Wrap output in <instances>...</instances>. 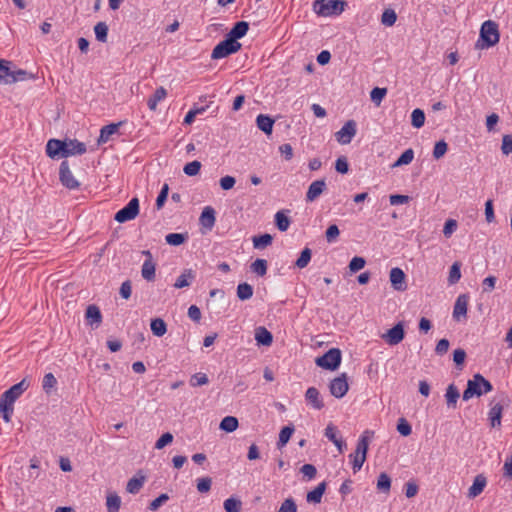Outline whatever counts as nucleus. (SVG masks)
I'll return each mask as SVG.
<instances>
[{
    "label": "nucleus",
    "instance_id": "nucleus-1",
    "mask_svg": "<svg viewBox=\"0 0 512 512\" xmlns=\"http://www.w3.org/2000/svg\"><path fill=\"white\" fill-rule=\"evenodd\" d=\"M26 378L6 390L0 397V413L5 422L11 421L15 401L29 388Z\"/></svg>",
    "mask_w": 512,
    "mask_h": 512
},
{
    "label": "nucleus",
    "instance_id": "nucleus-2",
    "mask_svg": "<svg viewBox=\"0 0 512 512\" xmlns=\"http://www.w3.org/2000/svg\"><path fill=\"white\" fill-rule=\"evenodd\" d=\"M492 384L485 379L481 374L477 373L472 379L467 382V387L463 392L462 398L464 401L471 399L474 396L480 397L492 391Z\"/></svg>",
    "mask_w": 512,
    "mask_h": 512
},
{
    "label": "nucleus",
    "instance_id": "nucleus-3",
    "mask_svg": "<svg viewBox=\"0 0 512 512\" xmlns=\"http://www.w3.org/2000/svg\"><path fill=\"white\" fill-rule=\"evenodd\" d=\"M347 3L344 0H315L313 9L319 16L330 17L340 15Z\"/></svg>",
    "mask_w": 512,
    "mask_h": 512
},
{
    "label": "nucleus",
    "instance_id": "nucleus-4",
    "mask_svg": "<svg viewBox=\"0 0 512 512\" xmlns=\"http://www.w3.org/2000/svg\"><path fill=\"white\" fill-rule=\"evenodd\" d=\"M369 434L370 431L368 430L363 433V435L358 440L355 452L353 454H350V458H352V468L354 473L359 471L362 468L364 462L366 461L367 451L370 442Z\"/></svg>",
    "mask_w": 512,
    "mask_h": 512
},
{
    "label": "nucleus",
    "instance_id": "nucleus-5",
    "mask_svg": "<svg viewBox=\"0 0 512 512\" xmlns=\"http://www.w3.org/2000/svg\"><path fill=\"white\" fill-rule=\"evenodd\" d=\"M480 38L483 41L481 48H489L496 45L500 38L497 23L491 20L485 21L480 29Z\"/></svg>",
    "mask_w": 512,
    "mask_h": 512
},
{
    "label": "nucleus",
    "instance_id": "nucleus-6",
    "mask_svg": "<svg viewBox=\"0 0 512 512\" xmlns=\"http://www.w3.org/2000/svg\"><path fill=\"white\" fill-rule=\"evenodd\" d=\"M317 366L334 371L341 363V351L338 348L329 349L324 355L315 360Z\"/></svg>",
    "mask_w": 512,
    "mask_h": 512
},
{
    "label": "nucleus",
    "instance_id": "nucleus-7",
    "mask_svg": "<svg viewBox=\"0 0 512 512\" xmlns=\"http://www.w3.org/2000/svg\"><path fill=\"white\" fill-rule=\"evenodd\" d=\"M240 49L241 43L238 41H232L226 37L223 41L214 47L211 53V58L222 59L238 52Z\"/></svg>",
    "mask_w": 512,
    "mask_h": 512
},
{
    "label": "nucleus",
    "instance_id": "nucleus-8",
    "mask_svg": "<svg viewBox=\"0 0 512 512\" xmlns=\"http://www.w3.org/2000/svg\"><path fill=\"white\" fill-rule=\"evenodd\" d=\"M139 214V200L138 198H132L128 204L120 209L114 216L115 221L124 223L133 220Z\"/></svg>",
    "mask_w": 512,
    "mask_h": 512
},
{
    "label": "nucleus",
    "instance_id": "nucleus-9",
    "mask_svg": "<svg viewBox=\"0 0 512 512\" xmlns=\"http://www.w3.org/2000/svg\"><path fill=\"white\" fill-rule=\"evenodd\" d=\"M59 180L69 190L78 189L80 182L72 174L68 161H63L59 168Z\"/></svg>",
    "mask_w": 512,
    "mask_h": 512
},
{
    "label": "nucleus",
    "instance_id": "nucleus-10",
    "mask_svg": "<svg viewBox=\"0 0 512 512\" xmlns=\"http://www.w3.org/2000/svg\"><path fill=\"white\" fill-rule=\"evenodd\" d=\"M354 120H348L343 127L335 133V138L340 144H349L356 135L357 128Z\"/></svg>",
    "mask_w": 512,
    "mask_h": 512
},
{
    "label": "nucleus",
    "instance_id": "nucleus-11",
    "mask_svg": "<svg viewBox=\"0 0 512 512\" xmlns=\"http://www.w3.org/2000/svg\"><path fill=\"white\" fill-rule=\"evenodd\" d=\"M349 385L347 382V375L342 373L340 376L334 378L329 384L330 393L335 398H342L348 392Z\"/></svg>",
    "mask_w": 512,
    "mask_h": 512
},
{
    "label": "nucleus",
    "instance_id": "nucleus-12",
    "mask_svg": "<svg viewBox=\"0 0 512 512\" xmlns=\"http://www.w3.org/2000/svg\"><path fill=\"white\" fill-rule=\"evenodd\" d=\"M405 337L404 326L401 322L394 325L391 329H389L385 334L382 335V338L389 345H397L399 344Z\"/></svg>",
    "mask_w": 512,
    "mask_h": 512
},
{
    "label": "nucleus",
    "instance_id": "nucleus-13",
    "mask_svg": "<svg viewBox=\"0 0 512 512\" xmlns=\"http://www.w3.org/2000/svg\"><path fill=\"white\" fill-rule=\"evenodd\" d=\"M65 142L66 146L64 147L63 158L73 155H82L87 150L85 143L79 142L76 139H65Z\"/></svg>",
    "mask_w": 512,
    "mask_h": 512
},
{
    "label": "nucleus",
    "instance_id": "nucleus-14",
    "mask_svg": "<svg viewBox=\"0 0 512 512\" xmlns=\"http://www.w3.org/2000/svg\"><path fill=\"white\" fill-rule=\"evenodd\" d=\"M469 296L467 294H460L454 304L453 318L460 321L462 317H466L468 308Z\"/></svg>",
    "mask_w": 512,
    "mask_h": 512
},
{
    "label": "nucleus",
    "instance_id": "nucleus-15",
    "mask_svg": "<svg viewBox=\"0 0 512 512\" xmlns=\"http://www.w3.org/2000/svg\"><path fill=\"white\" fill-rule=\"evenodd\" d=\"M65 146V140L50 139L46 144V153L52 159L63 157Z\"/></svg>",
    "mask_w": 512,
    "mask_h": 512
},
{
    "label": "nucleus",
    "instance_id": "nucleus-16",
    "mask_svg": "<svg viewBox=\"0 0 512 512\" xmlns=\"http://www.w3.org/2000/svg\"><path fill=\"white\" fill-rule=\"evenodd\" d=\"M406 275L402 269L395 267L390 270V282L392 287L397 291L406 290L407 286L405 283Z\"/></svg>",
    "mask_w": 512,
    "mask_h": 512
},
{
    "label": "nucleus",
    "instance_id": "nucleus-17",
    "mask_svg": "<svg viewBox=\"0 0 512 512\" xmlns=\"http://www.w3.org/2000/svg\"><path fill=\"white\" fill-rule=\"evenodd\" d=\"M305 400L313 409L321 410L324 407L320 392L315 387H309L305 393Z\"/></svg>",
    "mask_w": 512,
    "mask_h": 512
},
{
    "label": "nucleus",
    "instance_id": "nucleus-18",
    "mask_svg": "<svg viewBox=\"0 0 512 512\" xmlns=\"http://www.w3.org/2000/svg\"><path fill=\"white\" fill-rule=\"evenodd\" d=\"M326 189V182L324 179L316 180L310 184L306 193V201H315Z\"/></svg>",
    "mask_w": 512,
    "mask_h": 512
},
{
    "label": "nucleus",
    "instance_id": "nucleus-19",
    "mask_svg": "<svg viewBox=\"0 0 512 512\" xmlns=\"http://www.w3.org/2000/svg\"><path fill=\"white\" fill-rule=\"evenodd\" d=\"M85 318L90 326L96 328L102 323V314L98 306L91 304L86 308Z\"/></svg>",
    "mask_w": 512,
    "mask_h": 512
},
{
    "label": "nucleus",
    "instance_id": "nucleus-20",
    "mask_svg": "<svg viewBox=\"0 0 512 512\" xmlns=\"http://www.w3.org/2000/svg\"><path fill=\"white\" fill-rule=\"evenodd\" d=\"M249 30V23L246 21H239L234 24L232 29L229 31V33L226 35L227 38H229L232 41H237L238 39H241L244 37Z\"/></svg>",
    "mask_w": 512,
    "mask_h": 512
},
{
    "label": "nucleus",
    "instance_id": "nucleus-21",
    "mask_svg": "<svg viewBox=\"0 0 512 512\" xmlns=\"http://www.w3.org/2000/svg\"><path fill=\"white\" fill-rule=\"evenodd\" d=\"M487 479L483 474H478L473 481V484L470 486L468 490V497L475 498L479 496L484 488L486 487Z\"/></svg>",
    "mask_w": 512,
    "mask_h": 512
},
{
    "label": "nucleus",
    "instance_id": "nucleus-22",
    "mask_svg": "<svg viewBox=\"0 0 512 512\" xmlns=\"http://www.w3.org/2000/svg\"><path fill=\"white\" fill-rule=\"evenodd\" d=\"M215 221V210L211 206L205 207L199 218L200 224L204 228L211 230L215 224Z\"/></svg>",
    "mask_w": 512,
    "mask_h": 512
},
{
    "label": "nucleus",
    "instance_id": "nucleus-23",
    "mask_svg": "<svg viewBox=\"0 0 512 512\" xmlns=\"http://www.w3.org/2000/svg\"><path fill=\"white\" fill-rule=\"evenodd\" d=\"M491 405H492V407L489 411L490 424L493 428L499 427L501 425L503 405L500 402L495 403V404H493V402H492Z\"/></svg>",
    "mask_w": 512,
    "mask_h": 512
},
{
    "label": "nucleus",
    "instance_id": "nucleus-24",
    "mask_svg": "<svg viewBox=\"0 0 512 512\" xmlns=\"http://www.w3.org/2000/svg\"><path fill=\"white\" fill-rule=\"evenodd\" d=\"M34 78V75L23 69L11 70L9 68V76L6 78V84H12L18 81H25Z\"/></svg>",
    "mask_w": 512,
    "mask_h": 512
},
{
    "label": "nucleus",
    "instance_id": "nucleus-25",
    "mask_svg": "<svg viewBox=\"0 0 512 512\" xmlns=\"http://www.w3.org/2000/svg\"><path fill=\"white\" fill-rule=\"evenodd\" d=\"M121 125H122V122H118V123H111L109 125L102 127V129L100 130V136L98 138V143L102 144V143H106L107 141H109L110 137L113 134L117 133V131Z\"/></svg>",
    "mask_w": 512,
    "mask_h": 512
},
{
    "label": "nucleus",
    "instance_id": "nucleus-26",
    "mask_svg": "<svg viewBox=\"0 0 512 512\" xmlns=\"http://www.w3.org/2000/svg\"><path fill=\"white\" fill-rule=\"evenodd\" d=\"M255 340L259 345L270 346L273 342V335L265 327H258L255 330Z\"/></svg>",
    "mask_w": 512,
    "mask_h": 512
},
{
    "label": "nucleus",
    "instance_id": "nucleus-27",
    "mask_svg": "<svg viewBox=\"0 0 512 512\" xmlns=\"http://www.w3.org/2000/svg\"><path fill=\"white\" fill-rule=\"evenodd\" d=\"M141 276L148 282L154 281L156 277V263L145 260L141 267Z\"/></svg>",
    "mask_w": 512,
    "mask_h": 512
},
{
    "label": "nucleus",
    "instance_id": "nucleus-28",
    "mask_svg": "<svg viewBox=\"0 0 512 512\" xmlns=\"http://www.w3.org/2000/svg\"><path fill=\"white\" fill-rule=\"evenodd\" d=\"M325 490H326V483L321 482L312 491H309L307 493V495H306L307 502L314 503V504L320 503Z\"/></svg>",
    "mask_w": 512,
    "mask_h": 512
},
{
    "label": "nucleus",
    "instance_id": "nucleus-29",
    "mask_svg": "<svg viewBox=\"0 0 512 512\" xmlns=\"http://www.w3.org/2000/svg\"><path fill=\"white\" fill-rule=\"evenodd\" d=\"M460 397L458 388L454 384L448 385L445 393L446 404L448 408H456Z\"/></svg>",
    "mask_w": 512,
    "mask_h": 512
},
{
    "label": "nucleus",
    "instance_id": "nucleus-30",
    "mask_svg": "<svg viewBox=\"0 0 512 512\" xmlns=\"http://www.w3.org/2000/svg\"><path fill=\"white\" fill-rule=\"evenodd\" d=\"M195 275L191 269H186L184 272L178 276L174 283V287L176 289H181L190 286L191 282L194 280Z\"/></svg>",
    "mask_w": 512,
    "mask_h": 512
},
{
    "label": "nucleus",
    "instance_id": "nucleus-31",
    "mask_svg": "<svg viewBox=\"0 0 512 512\" xmlns=\"http://www.w3.org/2000/svg\"><path fill=\"white\" fill-rule=\"evenodd\" d=\"M256 123H257V127L261 131H263L265 134H271L272 133V129H273V125H274V120L270 116L264 115V114H260V115L257 116Z\"/></svg>",
    "mask_w": 512,
    "mask_h": 512
},
{
    "label": "nucleus",
    "instance_id": "nucleus-32",
    "mask_svg": "<svg viewBox=\"0 0 512 512\" xmlns=\"http://www.w3.org/2000/svg\"><path fill=\"white\" fill-rule=\"evenodd\" d=\"M121 507V498L116 492H109L106 496L107 512H119Z\"/></svg>",
    "mask_w": 512,
    "mask_h": 512
},
{
    "label": "nucleus",
    "instance_id": "nucleus-33",
    "mask_svg": "<svg viewBox=\"0 0 512 512\" xmlns=\"http://www.w3.org/2000/svg\"><path fill=\"white\" fill-rule=\"evenodd\" d=\"M325 436L335 444V446L338 448L340 453L343 452V449L346 445L342 439L337 438L335 426H333L332 424H329L325 429Z\"/></svg>",
    "mask_w": 512,
    "mask_h": 512
},
{
    "label": "nucleus",
    "instance_id": "nucleus-34",
    "mask_svg": "<svg viewBox=\"0 0 512 512\" xmlns=\"http://www.w3.org/2000/svg\"><path fill=\"white\" fill-rule=\"evenodd\" d=\"M167 95V91L163 87H159L155 90L154 94L148 99L147 105L150 110L155 111L157 105L160 101H162Z\"/></svg>",
    "mask_w": 512,
    "mask_h": 512
},
{
    "label": "nucleus",
    "instance_id": "nucleus-35",
    "mask_svg": "<svg viewBox=\"0 0 512 512\" xmlns=\"http://www.w3.org/2000/svg\"><path fill=\"white\" fill-rule=\"evenodd\" d=\"M238 425H239V422L236 417L226 416L221 420L219 428L225 432L231 433V432H234L238 428Z\"/></svg>",
    "mask_w": 512,
    "mask_h": 512
},
{
    "label": "nucleus",
    "instance_id": "nucleus-36",
    "mask_svg": "<svg viewBox=\"0 0 512 512\" xmlns=\"http://www.w3.org/2000/svg\"><path fill=\"white\" fill-rule=\"evenodd\" d=\"M150 328L152 333L157 337H162L167 332V325L161 318L152 319Z\"/></svg>",
    "mask_w": 512,
    "mask_h": 512
},
{
    "label": "nucleus",
    "instance_id": "nucleus-37",
    "mask_svg": "<svg viewBox=\"0 0 512 512\" xmlns=\"http://www.w3.org/2000/svg\"><path fill=\"white\" fill-rule=\"evenodd\" d=\"M253 296V287L248 283H240L237 286V297L241 301L250 299Z\"/></svg>",
    "mask_w": 512,
    "mask_h": 512
},
{
    "label": "nucleus",
    "instance_id": "nucleus-38",
    "mask_svg": "<svg viewBox=\"0 0 512 512\" xmlns=\"http://www.w3.org/2000/svg\"><path fill=\"white\" fill-rule=\"evenodd\" d=\"M413 158L414 151L411 148H409L400 155V157L393 163L392 167L396 168L403 165H408L412 162Z\"/></svg>",
    "mask_w": 512,
    "mask_h": 512
},
{
    "label": "nucleus",
    "instance_id": "nucleus-39",
    "mask_svg": "<svg viewBox=\"0 0 512 512\" xmlns=\"http://www.w3.org/2000/svg\"><path fill=\"white\" fill-rule=\"evenodd\" d=\"M188 238V235L185 233H170L166 235L165 240L166 243L171 246H179L182 245Z\"/></svg>",
    "mask_w": 512,
    "mask_h": 512
},
{
    "label": "nucleus",
    "instance_id": "nucleus-40",
    "mask_svg": "<svg viewBox=\"0 0 512 512\" xmlns=\"http://www.w3.org/2000/svg\"><path fill=\"white\" fill-rule=\"evenodd\" d=\"M144 481H145V477H143V476L140 478L133 477V478L129 479V481L127 482V485H126L127 492H129L131 494L138 493L139 490L142 488Z\"/></svg>",
    "mask_w": 512,
    "mask_h": 512
},
{
    "label": "nucleus",
    "instance_id": "nucleus-41",
    "mask_svg": "<svg viewBox=\"0 0 512 512\" xmlns=\"http://www.w3.org/2000/svg\"><path fill=\"white\" fill-rule=\"evenodd\" d=\"M461 278V263L456 261L452 264L449 271L448 283L456 284Z\"/></svg>",
    "mask_w": 512,
    "mask_h": 512
},
{
    "label": "nucleus",
    "instance_id": "nucleus-42",
    "mask_svg": "<svg viewBox=\"0 0 512 512\" xmlns=\"http://www.w3.org/2000/svg\"><path fill=\"white\" fill-rule=\"evenodd\" d=\"M275 224L281 232H284L287 231L290 226V219L284 214L283 211H278L275 214Z\"/></svg>",
    "mask_w": 512,
    "mask_h": 512
},
{
    "label": "nucleus",
    "instance_id": "nucleus-43",
    "mask_svg": "<svg viewBox=\"0 0 512 512\" xmlns=\"http://www.w3.org/2000/svg\"><path fill=\"white\" fill-rule=\"evenodd\" d=\"M391 488V478L385 472H382L377 479V489L384 493H388Z\"/></svg>",
    "mask_w": 512,
    "mask_h": 512
},
{
    "label": "nucleus",
    "instance_id": "nucleus-44",
    "mask_svg": "<svg viewBox=\"0 0 512 512\" xmlns=\"http://www.w3.org/2000/svg\"><path fill=\"white\" fill-rule=\"evenodd\" d=\"M96 39L99 42L105 43L108 36V26L105 22H98L94 27Z\"/></svg>",
    "mask_w": 512,
    "mask_h": 512
},
{
    "label": "nucleus",
    "instance_id": "nucleus-45",
    "mask_svg": "<svg viewBox=\"0 0 512 512\" xmlns=\"http://www.w3.org/2000/svg\"><path fill=\"white\" fill-rule=\"evenodd\" d=\"M311 257H312L311 249L307 248V247L304 248L301 251L299 258L295 262L296 267H298L299 269H303V268L307 267V265L309 264V262L311 260Z\"/></svg>",
    "mask_w": 512,
    "mask_h": 512
},
{
    "label": "nucleus",
    "instance_id": "nucleus-46",
    "mask_svg": "<svg viewBox=\"0 0 512 512\" xmlns=\"http://www.w3.org/2000/svg\"><path fill=\"white\" fill-rule=\"evenodd\" d=\"M272 241V236L267 233L253 237V245L256 249H263L270 245Z\"/></svg>",
    "mask_w": 512,
    "mask_h": 512
},
{
    "label": "nucleus",
    "instance_id": "nucleus-47",
    "mask_svg": "<svg viewBox=\"0 0 512 512\" xmlns=\"http://www.w3.org/2000/svg\"><path fill=\"white\" fill-rule=\"evenodd\" d=\"M425 123V113L423 110L416 108L411 114V124L415 128H421Z\"/></svg>",
    "mask_w": 512,
    "mask_h": 512
},
{
    "label": "nucleus",
    "instance_id": "nucleus-48",
    "mask_svg": "<svg viewBox=\"0 0 512 512\" xmlns=\"http://www.w3.org/2000/svg\"><path fill=\"white\" fill-rule=\"evenodd\" d=\"M294 432V427L293 426H285L281 429L280 433H279V440H278V447H283L285 446L288 441L290 440L292 434Z\"/></svg>",
    "mask_w": 512,
    "mask_h": 512
},
{
    "label": "nucleus",
    "instance_id": "nucleus-49",
    "mask_svg": "<svg viewBox=\"0 0 512 512\" xmlns=\"http://www.w3.org/2000/svg\"><path fill=\"white\" fill-rule=\"evenodd\" d=\"M253 273L258 276H264L267 273V261L264 259H256L250 266Z\"/></svg>",
    "mask_w": 512,
    "mask_h": 512
},
{
    "label": "nucleus",
    "instance_id": "nucleus-50",
    "mask_svg": "<svg viewBox=\"0 0 512 512\" xmlns=\"http://www.w3.org/2000/svg\"><path fill=\"white\" fill-rule=\"evenodd\" d=\"M242 503L239 499L228 498L224 501V509L226 512H240Z\"/></svg>",
    "mask_w": 512,
    "mask_h": 512
},
{
    "label": "nucleus",
    "instance_id": "nucleus-51",
    "mask_svg": "<svg viewBox=\"0 0 512 512\" xmlns=\"http://www.w3.org/2000/svg\"><path fill=\"white\" fill-rule=\"evenodd\" d=\"M397 20V15L394 10L392 9H386L382 16H381V22L385 26H392Z\"/></svg>",
    "mask_w": 512,
    "mask_h": 512
},
{
    "label": "nucleus",
    "instance_id": "nucleus-52",
    "mask_svg": "<svg viewBox=\"0 0 512 512\" xmlns=\"http://www.w3.org/2000/svg\"><path fill=\"white\" fill-rule=\"evenodd\" d=\"M57 384V380L52 373H47L43 377L42 387L43 390L49 394L51 389L54 388Z\"/></svg>",
    "mask_w": 512,
    "mask_h": 512
},
{
    "label": "nucleus",
    "instance_id": "nucleus-53",
    "mask_svg": "<svg viewBox=\"0 0 512 512\" xmlns=\"http://www.w3.org/2000/svg\"><path fill=\"white\" fill-rule=\"evenodd\" d=\"M386 94H387L386 88L375 87L372 89V91L370 93V97H371L372 102H374L378 106V105H380L381 101L386 96Z\"/></svg>",
    "mask_w": 512,
    "mask_h": 512
},
{
    "label": "nucleus",
    "instance_id": "nucleus-54",
    "mask_svg": "<svg viewBox=\"0 0 512 512\" xmlns=\"http://www.w3.org/2000/svg\"><path fill=\"white\" fill-rule=\"evenodd\" d=\"M201 166L202 165L199 161L194 160L192 162L187 163L184 166L183 171L188 176H195L199 173Z\"/></svg>",
    "mask_w": 512,
    "mask_h": 512
},
{
    "label": "nucleus",
    "instance_id": "nucleus-55",
    "mask_svg": "<svg viewBox=\"0 0 512 512\" xmlns=\"http://www.w3.org/2000/svg\"><path fill=\"white\" fill-rule=\"evenodd\" d=\"M448 150V145L444 140H440L435 143L434 149H433V157L435 159H440L443 157Z\"/></svg>",
    "mask_w": 512,
    "mask_h": 512
},
{
    "label": "nucleus",
    "instance_id": "nucleus-56",
    "mask_svg": "<svg viewBox=\"0 0 512 512\" xmlns=\"http://www.w3.org/2000/svg\"><path fill=\"white\" fill-rule=\"evenodd\" d=\"M277 512H297V505L292 497L285 499Z\"/></svg>",
    "mask_w": 512,
    "mask_h": 512
},
{
    "label": "nucleus",
    "instance_id": "nucleus-57",
    "mask_svg": "<svg viewBox=\"0 0 512 512\" xmlns=\"http://www.w3.org/2000/svg\"><path fill=\"white\" fill-rule=\"evenodd\" d=\"M366 264V261L363 257L355 256L349 263V269L352 273L358 272L363 269Z\"/></svg>",
    "mask_w": 512,
    "mask_h": 512
},
{
    "label": "nucleus",
    "instance_id": "nucleus-58",
    "mask_svg": "<svg viewBox=\"0 0 512 512\" xmlns=\"http://www.w3.org/2000/svg\"><path fill=\"white\" fill-rule=\"evenodd\" d=\"M208 382V377L204 373H196L190 378V385L193 387L206 385Z\"/></svg>",
    "mask_w": 512,
    "mask_h": 512
},
{
    "label": "nucleus",
    "instance_id": "nucleus-59",
    "mask_svg": "<svg viewBox=\"0 0 512 512\" xmlns=\"http://www.w3.org/2000/svg\"><path fill=\"white\" fill-rule=\"evenodd\" d=\"M212 479L210 477H203L197 480V490L200 493H207L210 491Z\"/></svg>",
    "mask_w": 512,
    "mask_h": 512
},
{
    "label": "nucleus",
    "instance_id": "nucleus-60",
    "mask_svg": "<svg viewBox=\"0 0 512 512\" xmlns=\"http://www.w3.org/2000/svg\"><path fill=\"white\" fill-rule=\"evenodd\" d=\"M168 193H169V186H168V184L165 183L162 186L161 191L156 199V207L158 210L164 206V204L167 200V197H168Z\"/></svg>",
    "mask_w": 512,
    "mask_h": 512
},
{
    "label": "nucleus",
    "instance_id": "nucleus-61",
    "mask_svg": "<svg viewBox=\"0 0 512 512\" xmlns=\"http://www.w3.org/2000/svg\"><path fill=\"white\" fill-rule=\"evenodd\" d=\"M397 431L402 436H409L412 432V428H411V425L408 423V421L405 418H400L398 420V424H397Z\"/></svg>",
    "mask_w": 512,
    "mask_h": 512
},
{
    "label": "nucleus",
    "instance_id": "nucleus-62",
    "mask_svg": "<svg viewBox=\"0 0 512 512\" xmlns=\"http://www.w3.org/2000/svg\"><path fill=\"white\" fill-rule=\"evenodd\" d=\"M174 437L170 432L164 433L155 443V448L158 450L163 449L166 445L172 443Z\"/></svg>",
    "mask_w": 512,
    "mask_h": 512
},
{
    "label": "nucleus",
    "instance_id": "nucleus-63",
    "mask_svg": "<svg viewBox=\"0 0 512 512\" xmlns=\"http://www.w3.org/2000/svg\"><path fill=\"white\" fill-rule=\"evenodd\" d=\"M501 151L504 155H509L512 153V134L503 136Z\"/></svg>",
    "mask_w": 512,
    "mask_h": 512
},
{
    "label": "nucleus",
    "instance_id": "nucleus-64",
    "mask_svg": "<svg viewBox=\"0 0 512 512\" xmlns=\"http://www.w3.org/2000/svg\"><path fill=\"white\" fill-rule=\"evenodd\" d=\"M339 234H340V230H339L338 226L335 224H332L327 228V230L325 232L326 240L329 243H331L338 238Z\"/></svg>",
    "mask_w": 512,
    "mask_h": 512
}]
</instances>
